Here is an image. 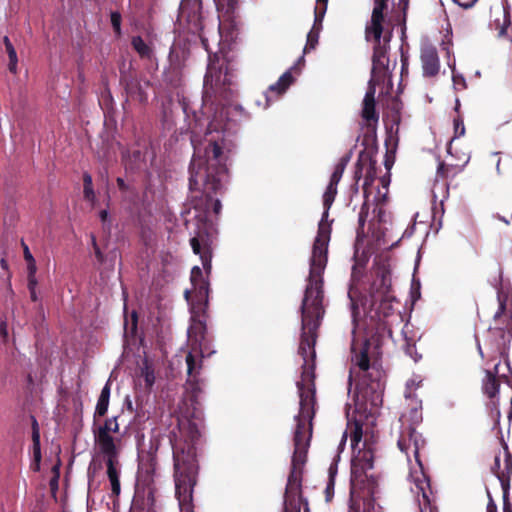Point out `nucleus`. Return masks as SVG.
<instances>
[{
	"mask_svg": "<svg viewBox=\"0 0 512 512\" xmlns=\"http://www.w3.org/2000/svg\"><path fill=\"white\" fill-rule=\"evenodd\" d=\"M233 74L225 57L209 54L204 78L201 113L185 100L183 112L191 130L194 155L189 172L190 190L204 188L205 213L216 216L222 210L221 201L213 198L225 189L229 181L228 161L234 149L231 137L233 122L245 116L242 106L233 103Z\"/></svg>",
	"mask_w": 512,
	"mask_h": 512,
	"instance_id": "obj_1",
	"label": "nucleus"
},
{
	"mask_svg": "<svg viewBox=\"0 0 512 512\" xmlns=\"http://www.w3.org/2000/svg\"><path fill=\"white\" fill-rule=\"evenodd\" d=\"M348 296L353 324L349 384L351 386L353 380L356 382L354 403L346 406L348 422H354L355 425L351 435V446L355 455L351 463L349 512H380L372 498L375 485L372 473L374 449L367 439L362 442V420L368 419L369 416L374 417L382 405L385 373L378 365L369 363L367 353L370 344L366 338L357 335L359 309L351 290Z\"/></svg>",
	"mask_w": 512,
	"mask_h": 512,
	"instance_id": "obj_2",
	"label": "nucleus"
},
{
	"mask_svg": "<svg viewBox=\"0 0 512 512\" xmlns=\"http://www.w3.org/2000/svg\"><path fill=\"white\" fill-rule=\"evenodd\" d=\"M345 170V163L336 164L330 181L323 194L324 211L318 224L311 256L309 275L301 305L302 335L298 355L302 360L301 379L296 382L298 392H316L315 390V343L316 331L325 313L323 273L328 262V246L331 236L329 210L337 195V186Z\"/></svg>",
	"mask_w": 512,
	"mask_h": 512,
	"instance_id": "obj_3",
	"label": "nucleus"
},
{
	"mask_svg": "<svg viewBox=\"0 0 512 512\" xmlns=\"http://www.w3.org/2000/svg\"><path fill=\"white\" fill-rule=\"evenodd\" d=\"M191 289H187L184 296L190 306V326L187 330L190 350L186 356L187 364V389L193 395L202 391L198 376L202 368V358L215 353L212 342L206 336V325L203 313L208 301L209 283L203 275L202 269L194 266L191 270Z\"/></svg>",
	"mask_w": 512,
	"mask_h": 512,
	"instance_id": "obj_4",
	"label": "nucleus"
},
{
	"mask_svg": "<svg viewBox=\"0 0 512 512\" xmlns=\"http://www.w3.org/2000/svg\"><path fill=\"white\" fill-rule=\"evenodd\" d=\"M181 439L173 449L175 494L180 512H194L193 491L197 483V449L202 436L203 423L200 413L195 412L192 419L179 422Z\"/></svg>",
	"mask_w": 512,
	"mask_h": 512,
	"instance_id": "obj_5",
	"label": "nucleus"
},
{
	"mask_svg": "<svg viewBox=\"0 0 512 512\" xmlns=\"http://www.w3.org/2000/svg\"><path fill=\"white\" fill-rule=\"evenodd\" d=\"M424 444V439L413 427L404 428L397 441L399 449L407 456L409 462L411 454L415 458L416 467H411L409 474L411 481L410 490L415 497L420 512H435L431 506L430 482L423 471V466L419 459V451L424 447Z\"/></svg>",
	"mask_w": 512,
	"mask_h": 512,
	"instance_id": "obj_6",
	"label": "nucleus"
},
{
	"mask_svg": "<svg viewBox=\"0 0 512 512\" xmlns=\"http://www.w3.org/2000/svg\"><path fill=\"white\" fill-rule=\"evenodd\" d=\"M119 432V424L117 418L107 419L103 425L99 426L95 431V444L98 454L105 462L107 467V476L111 484L112 494L118 496L121 491L120 487V439L114 438L111 433Z\"/></svg>",
	"mask_w": 512,
	"mask_h": 512,
	"instance_id": "obj_7",
	"label": "nucleus"
},
{
	"mask_svg": "<svg viewBox=\"0 0 512 512\" xmlns=\"http://www.w3.org/2000/svg\"><path fill=\"white\" fill-rule=\"evenodd\" d=\"M386 7V0H374V8L370 23L366 26V39L375 41L374 53L372 58V71L370 81H383L387 75L389 59L387 57L386 44L388 40L384 37V43L381 44L383 32V11Z\"/></svg>",
	"mask_w": 512,
	"mask_h": 512,
	"instance_id": "obj_8",
	"label": "nucleus"
},
{
	"mask_svg": "<svg viewBox=\"0 0 512 512\" xmlns=\"http://www.w3.org/2000/svg\"><path fill=\"white\" fill-rule=\"evenodd\" d=\"M503 457V468L501 467L500 456H495L492 470L498 478L503 490V512H512V507L509 502V478L512 472V458L507 448L504 449Z\"/></svg>",
	"mask_w": 512,
	"mask_h": 512,
	"instance_id": "obj_9",
	"label": "nucleus"
},
{
	"mask_svg": "<svg viewBox=\"0 0 512 512\" xmlns=\"http://www.w3.org/2000/svg\"><path fill=\"white\" fill-rule=\"evenodd\" d=\"M190 244L193 252L200 256L203 269L208 275L211 271L212 260V249L209 237L204 235L202 231H199L196 236L191 238Z\"/></svg>",
	"mask_w": 512,
	"mask_h": 512,
	"instance_id": "obj_10",
	"label": "nucleus"
},
{
	"mask_svg": "<svg viewBox=\"0 0 512 512\" xmlns=\"http://www.w3.org/2000/svg\"><path fill=\"white\" fill-rule=\"evenodd\" d=\"M378 83L379 82L369 80L368 88L363 99L362 117L368 123H377L379 120L375 101L376 84Z\"/></svg>",
	"mask_w": 512,
	"mask_h": 512,
	"instance_id": "obj_11",
	"label": "nucleus"
},
{
	"mask_svg": "<svg viewBox=\"0 0 512 512\" xmlns=\"http://www.w3.org/2000/svg\"><path fill=\"white\" fill-rule=\"evenodd\" d=\"M420 58L424 76H434L439 72L440 62L435 47L424 44L421 48Z\"/></svg>",
	"mask_w": 512,
	"mask_h": 512,
	"instance_id": "obj_12",
	"label": "nucleus"
},
{
	"mask_svg": "<svg viewBox=\"0 0 512 512\" xmlns=\"http://www.w3.org/2000/svg\"><path fill=\"white\" fill-rule=\"evenodd\" d=\"M293 82L294 78L291 69H289L280 76L276 83L268 87L265 93L266 106H269L273 101L283 95Z\"/></svg>",
	"mask_w": 512,
	"mask_h": 512,
	"instance_id": "obj_13",
	"label": "nucleus"
},
{
	"mask_svg": "<svg viewBox=\"0 0 512 512\" xmlns=\"http://www.w3.org/2000/svg\"><path fill=\"white\" fill-rule=\"evenodd\" d=\"M422 382V379L420 376H414L411 379H409L406 383V389H405V398L407 400H411V419L414 422H419L421 420V402L415 399L414 397V391L420 386Z\"/></svg>",
	"mask_w": 512,
	"mask_h": 512,
	"instance_id": "obj_14",
	"label": "nucleus"
},
{
	"mask_svg": "<svg viewBox=\"0 0 512 512\" xmlns=\"http://www.w3.org/2000/svg\"><path fill=\"white\" fill-rule=\"evenodd\" d=\"M497 299L499 305L494 319L497 321L508 311L512 322V288L509 285H501L497 292Z\"/></svg>",
	"mask_w": 512,
	"mask_h": 512,
	"instance_id": "obj_15",
	"label": "nucleus"
},
{
	"mask_svg": "<svg viewBox=\"0 0 512 512\" xmlns=\"http://www.w3.org/2000/svg\"><path fill=\"white\" fill-rule=\"evenodd\" d=\"M149 85L150 83L147 80L133 78L126 82L125 89L131 99L139 102H145L147 100L146 89Z\"/></svg>",
	"mask_w": 512,
	"mask_h": 512,
	"instance_id": "obj_16",
	"label": "nucleus"
},
{
	"mask_svg": "<svg viewBox=\"0 0 512 512\" xmlns=\"http://www.w3.org/2000/svg\"><path fill=\"white\" fill-rule=\"evenodd\" d=\"M345 442H346V434L344 433L343 436H342V439L339 443V446H338V452L337 454L333 457V460L329 466V469H328V483H327V486H326V489H325V493H326V500L327 501H330L333 494H334V479H335V476L337 475V465H338V461L340 459V452L343 450V447L345 445Z\"/></svg>",
	"mask_w": 512,
	"mask_h": 512,
	"instance_id": "obj_17",
	"label": "nucleus"
},
{
	"mask_svg": "<svg viewBox=\"0 0 512 512\" xmlns=\"http://www.w3.org/2000/svg\"><path fill=\"white\" fill-rule=\"evenodd\" d=\"M155 467L151 460L142 461L139 464L137 480L144 486H149L153 482Z\"/></svg>",
	"mask_w": 512,
	"mask_h": 512,
	"instance_id": "obj_18",
	"label": "nucleus"
},
{
	"mask_svg": "<svg viewBox=\"0 0 512 512\" xmlns=\"http://www.w3.org/2000/svg\"><path fill=\"white\" fill-rule=\"evenodd\" d=\"M32 423V453L33 458L37 464L41 461V447H40V428L34 416H30Z\"/></svg>",
	"mask_w": 512,
	"mask_h": 512,
	"instance_id": "obj_19",
	"label": "nucleus"
},
{
	"mask_svg": "<svg viewBox=\"0 0 512 512\" xmlns=\"http://www.w3.org/2000/svg\"><path fill=\"white\" fill-rule=\"evenodd\" d=\"M483 391L490 398L494 399L499 393V383L496 377L490 372L486 371L483 380Z\"/></svg>",
	"mask_w": 512,
	"mask_h": 512,
	"instance_id": "obj_20",
	"label": "nucleus"
},
{
	"mask_svg": "<svg viewBox=\"0 0 512 512\" xmlns=\"http://www.w3.org/2000/svg\"><path fill=\"white\" fill-rule=\"evenodd\" d=\"M132 47L139 54L141 58L151 59L153 56V49L151 45L145 42L142 37L134 36L131 41Z\"/></svg>",
	"mask_w": 512,
	"mask_h": 512,
	"instance_id": "obj_21",
	"label": "nucleus"
},
{
	"mask_svg": "<svg viewBox=\"0 0 512 512\" xmlns=\"http://www.w3.org/2000/svg\"><path fill=\"white\" fill-rule=\"evenodd\" d=\"M322 20H323V17L321 19H320V17H318L317 20L316 19L314 20V25L307 35V43L305 46V51L313 50L316 47V45L318 44Z\"/></svg>",
	"mask_w": 512,
	"mask_h": 512,
	"instance_id": "obj_22",
	"label": "nucleus"
},
{
	"mask_svg": "<svg viewBox=\"0 0 512 512\" xmlns=\"http://www.w3.org/2000/svg\"><path fill=\"white\" fill-rule=\"evenodd\" d=\"M84 189L83 194L85 200L91 202L92 204L96 201V195L93 189L92 177L89 173H84L83 175Z\"/></svg>",
	"mask_w": 512,
	"mask_h": 512,
	"instance_id": "obj_23",
	"label": "nucleus"
},
{
	"mask_svg": "<svg viewBox=\"0 0 512 512\" xmlns=\"http://www.w3.org/2000/svg\"><path fill=\"white\" fill-rule=\"evenodd\" d=\"M218 11L226 14L232 13L238 3V0H214Z\"/></svg>",
	"mask_w": 512,
	"mask_h": 512,
	"instance_id": "obj_24",
	"label": "nucleus"
},
{
	"mask_svg": "<svg viewBox=\"0 0 512 512\" xmlns=\"http://www.w3.org/2000/svg\"><path fill=\"white\" fill-rule=\"evenodd\" d=\"M6 51H7L8 57H9L8 68H9L10 72L16 74L17 64H18L16 50H15L14 46H12V47L6 48Z\"/></svg>",
	"mask_w": 512,
	"mask_h": 512,
	"instance_id": "obj_25",
	"label": "nucleus"
},
{
	"mask_svg": "<svg viewBox=\"0 0 512 512\" xmlns=\"http://www.w3.org/2000/svg\"><path fill=\"white\" fill-rule=\"evenodd\" d=\"M109 400L106 398H102L99 396L95 414L99 416H104L108 410Z\"/></svg>",
	"mask_w": 512,
	"mask_h": 512,
	"instance_id": "obj_26",
	"label": "nucleus"
},
{
	"mask_svg": "<svg viewBox=\"0 0 512 512\" xmlns=\"http://www.w3.org/2000/svg\"><path fill=\"white\" fill-rule=\"evenodd\" d=\"M511 25L510 18L506 12L503 15V22L499 25L498 37H504L507 35V31Z\"/></svg>",
	"mask_w": 512,
	"mask_h": 512,
	"instance_id": "obj_27",
	"label": "nucleus"
},
{
	"mask_svg": "<svg viewBox=\"0 0 512 512\" xmlns=\"http://www.w3.org/2000/svg\"><path fill=\"white\" fill-rule=\"evenodd\" d=\"M111 24L116 34L121 33V15L118 12L111 13Z\"/></svg>",
	"mask_w": 512,
	"mask_h": 512,
	"instance_id": "obj_28",
	"label": "nucleus"
},
{
	"mask_svg": "<svg viewBox=\"0 0 512 512\" xmlns=\"http://www.w3.org/2000/svg\"><path fill=\"white\" fill-rule=\"evenodd\" d=\"M117 186H118L119 190L123 193H127V192L134 193V191H135L134 187L132 185H130L129 183H127L121 177L117 178Z\"/></svg>",
	"mask_w": 512,
	"mask_h": 512,
	"instance_id": "obj_29",
	"label": "nucleus"
},
{
	"mask_svg": "<svg viewBox=\"0 0 512 512\" xmlns=\"http://www.w3.org/2000/svg\"><path fill=\"white\" fill-rule=\"evenodd\" d=\"M327 3L328 0H317L318 6L316 7V20L318 17H320V19L324 17L327 9Z\"/></svg>",
	"mask_w": 512,
	"mask_h": 512,
	"instance_id": "obj_30",
	"label": "nucleus"
},
{
	"mask_svg": "<svg viewBox=\"0 0 512 512\" xmlns=\"http://www.w3.org/2000/svg\"><path fill=\"white\" fill-rule=\"evenodd\" d=\"M452 80L453 84L456 88H465V79L462 75L456 74L454 70H452Z\"/></svg>",
	"mask_w": 512,
	"mask_h": 512,
	"instance_id": "obj_31",
	"label": "nucleus"
},
{
	"mask_svg": "<svg viewBox=\"0 0 512 512\" xmlns=\"http://www.w3.org/2000/svg\"><path fill=\"white\" fill-rule=\"evenodd\" d=\"M129 326H130L131 332H134L136 330V327H137V314H136L135 311H133L131 313L130 323L128 322V320L125 321V330H127Z\"/></svg>",
	"mask_w": 512,
	"mask_h": 512,
	"instance_id": "obj_32",
	"label": "nucleus"
},
{
	"mask_svg": "<svg viewBox=\"0 0 512 512\" xmlns=\"http://www.w3.org/2000/svg\"><path fill=\"white\" fill-rule=\"evenodd\" d=\"M0 338L4 343L8 340V324L6 320L1 321L0 323Z\"/></svg>",
	"mask_w": 512,
	"mask_h": 512,
	"instance_id": "obj_33",
	"label": "nucleus"
},
{
	"mask_svg": "<svg viewBox=\"0 0 512 512\" xmlns=\"http://www.w3.org/2000/svg\"><path fill=\"white\" fill-rule=\"evenodd\" d=\"M455 134L457 137L463 136L465 134L464 123L461 120L454 121Z\"/></svg>",
	"mask_w": 512,
	"mask_h": 512,
	"instance_id": "obj_34",
	"label": "nucleus"
},
{
	"mask_svg": "<svg viewBox=\"0 0 512 512\" xmlns=\"http://www.w3.org/2000/svg\"><path fill=\"white\" fill-rule=\"evenodd\" d=\"M110 392H111V388H110V380H108L106 382V384L104 385V387L102 388V391H101V394H100V397L102 398H106V399H110Z\"/></svg>",
	"mask_w": 512,
	"mask_h": 512,
	"instance_id": "obj_35",
	"label": "nucleus"
},
{
	"mask_svg": "<svg viewBox=\"0 0 512 512\" xmlns=\"http://www.w3.org/2000/svg\"><path fill=\"white\" fill-rule=\"evenodd\" d=\"M154 381H155L154 373L152 371L146 370L145 371V382H146L147 386H152Z\"/></svg>",
	"mask_w": 512,
	"mask_h": 512,
	"instance_id": "obj_36",
	"label": "nucleus"
},
{
	"mask_svg": "<svg viewBox=\"0 0 512 512\" xmlns=\"http://www.w3.org/2000/svg\"><path fill=\"white\" fill-rule=\"evenodd\" d=\"M37 266L35 260L33 262H27L28 276L36 275Z\"/></svg>",
	"mask_w": 512,
	"mask_h": 512,
	"instance_id": "obj_37",
	"label": "nucleus"
},
{
	"mask_svg": "<svg viewBox=\"0 0 512 512\" xmlns=\"http://www.w3.org/2000/svg\"><path fill=\"white\" fill-rule=\"evenodd\" d=\"M36 285H37L36 276L35 275L28 276V287H29L30 293L33 294V289L36 288Z\"/></svg>",
	"mask_w": 512,
	"mask_h": 512,
	"instance_id": "obj_38",
	"label": "nucleus"
},
{
	"mask_svg": "<svg viewBox=\"0 0 512 512\" xmlns=\"http://www.w3.org/2000/svg\"><path fill=\"white\" fill-rule=\"evenodd\" d=\"M23 246H24V259L26 260V262H33L35 259H34L33 255L31 254L28 246L25 244H23Z\"/></svg>",
	"mask_w": 512,
	"mask_h": 512,
	"instance_id": "obj_39",
	"label": "nucleus"
},
{
	"mask_svg": "<svg viewBox=\"0 0 512 512\" xmlns=\"http://www.w3.org/2000/svg\"><path fill=\"white\" fill-rule=\"evenodd\" d=\"M488 496H489V502L487 504V512H496L497 511V506L494 503V501L492 500V498H491L489 493H488Z\"/></svg>",
	"mask_w": 512,
	"mask_h": 512,
	"instance_id": "obj_40",
	"label": "nucleus"
},
{
	"mask_svg": "<svg viewBox=\"0 0 512 512\" xmlns=\"http://www.w3.org/2000/svg\"><path fill=\"white\" fill-rule=\"evenodd\" d=\"M99 217L101 219V221L103 223H106L109 219V212L108 210L104 209V210H101L100 213H99Z\"/></svg>",
	"mask_w": 512,
	"mask_h": 512,
	"instance_id": "obj_41",
	"label": "nucleus"
},
{
	"mask_svg": "<svg viewBox=\"0 0 512 512\" xmlns=\"http://www.w3.org/2000/svg\"><path fill=\"white\" fill-rule=\"evenodd\" d=\"M92 243H93V246H94V249H95V254H96V257L99 259V260H102V253L99 249V247L97 246L96 244V239L94 237H92Z\"/></svg>",
	"mask_w": 512,
	"mask_h": 512,
	"instance_id": "obj_42",
	"label": "nucleus"
},
{
	"mask_svg": "<svg viewBox=\"0 0 512 512\" xmlns=\"http://www.w3.org/2000/svg\"><path fill=\"white\" fill-rule=\"evenodd\" d=\"M372 179H370L369 177H366L365 178V181L363 183V189H364V193H368V186L370 185Z\"/></svg>",
	"mask_w": 512,
	"mask_h": 512,
	"instance_id": "obj_43",
	"label": "nucleus"
},
{
	"mask_svg": "<svg viewBox=\"0 0 512 512\" xmlns=\"http://www.w3.org/2000/svg\"><path fill=\"white\" fill-rule=\"evenodd\" d=\"M478 0H470L467 3L462 4L463 8L468 9L471 8Z\"/></svg>",
	"mask_w": 512,
	"mask_h": 512,
	"instance_id": "obj_44",
	"label": "nucleus"
},
{
	"mask_svg": "<svg viewBox=\"0 0 512 512\" xmlns=\"http://www.w3.org/2000/svg\"><path fill=\"white\" fill-rule=\"evenodd\" d=\"M3 41H4V44H5V47H6V48H8V47H12V46H13V45H12V43H11V41H10V39L8 38V36H5V37H4V39H3Z\"/></svg>",
	"mask_w": 512,
	"mask_h": 512,
	"instance_id": "obj_45",
	"label": "nucleus"
},
{
	"mask_svg": "<svg viewBox=\"0 0 512 512\" xmlns=\"http://www.w3.org/2000/svg\"><path fill=\"white\" fill-rule=\"evenodd\" d=\"M0 265H1V267L3 269H7L8 268V264H7L6 260L3 259V258L0 260Z\"/></svg>",
	"mask_w": 512,
	"mask_h": 512,
	"instance_id": "obj_46",
	"label": "nucleus"
},
{
	"mask_svg": "<svg viewBox=\"0 0 512 512\" xmlns=\"http://www.w3.org/2000/svg\"><path fill=\"white\" fill-rule=\"evenodd\" d=\"M30 294H31V298H32V300H34V301H35V300L37 299V297H36V293H35V289H33V294H32V293H30Z\"/></svg>",
	"mask_w": 512,
	"mask_h": 512,
	"instance_id": "obj_47",
	"label": "nucleus"
},
{
	"mask_svg": "<svg viewBox=\"0 0 512 512\" xmlns=\"http://www.w3.org/2000/svg\"><path fill=\"white\" fill-rule=\"evenodd\" d=\"M496 170L498 173H500V160H498V162L496 164Z\"/></svg>",
	"mask_w": 512,
	"mask_h": 512,
	"instance_id": "obj_48",
	"label": "nucleus"
},
{
	"mask_svg": "<svg viewBox=\"0 0 512 512\" xmlns=\"http://www.w3.org/2000/svg\"><path fill=\"white\" fill-rule=\"evenodd\" d=\"M442 169H443V164L440 163L438 166V173H442Z\"/></svg>",
	"mask_w": 512,
	"mask_h": 512,
	"instance_id": "obj_49",
	"label": "nucleus"
},
{
	"mask_svg": "<svg viewBox=\"0 0 512 512\" xmlns=\"http://www.w3.org/2000/svg\"><path fill=\"white\" fill-rule=\"evenodd\" d=\"M478 351H479V354L481 355V357H483L482 348L479 343H478Z\"/></svg>",
	"mask_w": 512,
	"mask_h": 512,
	"instance_id": "obj_50",
	"label": "nucleus"
},
{
	"mask_svg": "<svg viewBox=\"0 0 512 512\" xmlns=\"http://www.w3.org/2000/svg\"><path fill=\"white\" fill-rule=\"evenodd\" d=\"M455 3H457L459 6L463 7L462 4H464L465 2H460L459 0H453Z\"/></svg>",
	"mask_w": 512,
	"mask_h": 512,
	"instance_id": "obj_51",
	"label": "nucleus"
},
{
	"mask_svg": "<svg viewBox=\"0 0 512 512\" xmlns=\"http://www.w3.org/2000/svg\"><path fill=\"white\" fill-rule=\"evenodd\" d=\"M202 43H203L205 49L208 51V48H207L206 43H205V40H202Z\"/></svg>",
	"mask_w": 512,
	"mask_h": 512,
	"instance_id": "obj_52",
	"label": "nucleus"
},
{
	"mask_svg": "<svg viewBox=\"0 0 512 512\" xmlns=\"http://www.w3.org/2000/svg\"><path fill=\"white\" fill-rule=\"evenodd\" d=\"M459 108V100H456V109Z\"/></svg>",
	"mask_w": 512,
	"mask_h": 512,
	"instance_id": "obj_53",
	"label": "nucleus"
}]
</instances>
